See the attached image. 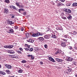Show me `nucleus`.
<instances>
[{
	"mask_svg": "<svg viewBox=\"0 0 77 77\" xmlns=\"http://www.w3.org/2000/svg\"><path fill=\"white\" fill-rule=\"evenodd\" d=\"M2 72H3V71H0V74H2Z\"/></svg>",
	"mask_w": 77,
	"mask_h": 77,
	"instance_id": "e2e57ef3",
	"label": "nucleus"
},
{
	"mask_svg": "<svg viewBox=\"0 0 77 77\" xmlns=\"http://www.w3.org/2000/svg\"><path fill=\"white\" fill-rule=\"evenodd\" d=\"M26 12L23 13L24 15H26Z\"/></svg>",
	"mask_w": 77,
	"mask_h": 77,
	"instance_id": "4d7b16f0",
	"label": "nucleus"
},
{
	"mask_svg": "<svg viewBox=\"0 0 77 77\" xmlns=\"http://www.w3.org/2000/svg\"><path fill=\"white\" fill-rule=\"evenodd\" d=\"M67 12L68 13H71V10H70V9H69L68 11H67Z\"/></svg>",
	"mask_w": 77,
	"mask_h": 77,
	"instance_id": "37998d69",
	"label": "nucleus"
},
{
	"mask_svg": "<svg viewBox=\"0 0 77 77\" xmlns=\"http://www.w3.org/2000/svg\"><path fill=\"white\" fill-rule=\"evenodd\" d=\"M66 60H67V61H71L72 60H73V59L72 58L69 57V58H66Z\"/></svg>",
	"mask_w": 77,
	"mask_h": 77,
	"instance_id": "6e6552de",
	"label": "nucleus"
},
{
	"mask_svg": "<svg viewBox=\"0 0 77 77\" xmlns=\"http://www.w3.org/2000/svg\"><path fill=\"white\" fill-rule=\"evenodd\" d=\"M33 50V48H31L29 49V51H32Z\"/></svg>",
	"mask_w": 77,
	"mask_h": 77,
	"instance_id": "c756f323",
	"label": "nucleus"
},
{
	"mask_svg": "<svg viewBox=\"0 0 77 77\" xmlns=\"http://www.w3.org/2000/svg\"><path fill=\"white\" fill-rule=\"evenodd\" d=\"M9 77H15L14 76H10Z\"/></svg>",
	"mask_w": 77,
	"mask_h": 77,
	"instance_id": "774afa93",
	"label": "nucleus"
},
{
	"mask_svg": "<svg viewBox=\"0 0 77 77\" xmlns=\"http://www.w3.org/2000/svg\"><path fill=\"white\" fill-rule=\"evenodd\" d=\"M68 20H71V18H72V16L71 15H69L67 17Z\"/></svg>",
	"mask_w": 77,
	"mask_h": 77,
	"instance_id": "393cba45",
	"label": "nucleus"
},
{
	"mask_svg": "<svg viewBox=\"0 0 77 77\" xmlns=\"http://www.w3.org/2000/svg\"><path fill=\"white\" fill-rule=\"evenodd\" d=\"M76 45H77V44H75V46H74V48L75 50H77V46H76Z\"/></svg>",
	"mask_w": 77,
	"mask_h": 77,
	"instance_id": "c9c22d12",
	"label": "nucleus"
},
{
	"mask_svg": "<svg viewBox=\"0 0 77 77\" xmlns=\"http://www.w3.org/2000/svg\"><path fill=\"white\" fill-rule=\"evenodd\" d=\"M4 14H8L9 10H8V9L6 8H5L4 11Z\"/></svg>",
	"mask_w": 77,
	"mask_h": 77,
	"instance_id": "7ed1b4c3",
	"label": "nucleus"
},
{
	"mask_svg": "<svg viewBox=\"0 0 77 77\" xmlns=\"http://www.w3.org/2000/svg\"><path fill=\"white\" fill-rule=\"evenodd\" d=\"M10 9H14L16 10V11H17L18 10V8H16V7H15V6H14V5H13L10 6Z\"/></svg>",
	"mask_w": 77,
	"mask_h": 77,
	"instance_id": "423d86ee",
	"label": "nucleus"
},
{
	"mask_svg": "<svg viewBox=\"0 0 77 77\" xmlns=\"http://www.w3.org/2000/svg\"><path fill=\"white\" fill-rule=\"evenodd\" d=\"M45 38L46 39H48V35H45L44 36Z\"/></svg>",
	"mask_w": 77,
	"mask_h": 77,
	"instance_id": "7c9ffc66",
	"label": "nucleus"
},
{
	"mask_svg": "<svg viewBox=\"0 0 77 77\" xmlns=\"http://www.w3.org/2000/svg\"><path fill=\"white\" fill-rule=\"evenodd\" d=\"M27 41L29 42H31L32 43H33V42H34V40L32 39H29V40H27Z\"/></svg>",
	"mask_w": 77,
	"mask_h": 77,
	"instance_id": "2eb2a0df",
	"label": "nucleus"
},
{
	"mask_svg": "<svg viewBox=\"0 0 77 77\" xmlns=\"http://www.w3.org/2000/svg\"><path fill=\"white\" fill-rule=\"evenodd\" d=\"M25 35H26V38H29L30 36V34L29 33H25Z\"/></svg>",
	"mask_w": 77,
	"mask_h": 77,
	"instance_id": "ddd939ff",
	"label": "nucleus"
},
{
	"mask_svg": "<svg viewBox=\"0 0 77 77\" xmlns=\"http://www.w3.org/2000/svg\"><path fill=\"white\" fill-rule=\"evenodd\" d=\"M20 29L21 31H23L24 30V28L23 27H22L20 28Z\"/></svg>",
	"mask_w": 77,
	"mask_h": 77,
	"instance_id": "72a5a7b5",
	"label": "nucleus"
},
{
	"mask_svg": "<svg viewBox=\"0 0 77 77\" xmlns=\"http://www.w3.org/2000/svg\"><path fill=\"white\" fill-rule=\"evenodd\" d=\"M32 56V55H28V57H31Z\"/></svg>",
	"mask_w": 77,
	"mask_h": 77,
	"instance_id": "13d9d810",
	"label": "nucleus"
},
{
	"mask_svg": "<svg viewBox=\"0 0 77 77\" xmlns=\"http://www.w3.org/2000/svg\"><path fill=\"white\" fill-rule=\"evenodd\" d=\"M19 50L20 51H23V48H19Z\"/></svg>",
	"mask_w": 77,
	"mask_h": 77,
	"instance_id": "58836bf2",
	"label": "nucleus"
},
{
	"mask_svg": "<svg viewBox=\"0 0 77 77\" xmlns=\"http://www.w3.org/2000/svg\"><path fill=\"white\" fill-rule=\"evenodd\" d=\"M35 49V51H39V49L38 48H36Z\"/></svg>",
	"mask_w": 77,
	"mask_h": 77,
	"instance_id": "c03bdc74",
	"label": "nucleus"
},
{
	"mask_svg": "<svg viewBox=\"0 0 77 77\" xmlns=\"http://www.w3.org/2000/svg\"><path fill=\"white\" fill-rule=\"evenodd\" d=\"M62 18L64 20H66V18L65 17H62Z\"/></svg>",
	"mask_w": 77,
	"mask_h": 77,
	"instance_id": "79ce46f5",
	"label": "nucleus"
},
{
	"mask_svg": "<svg viewBox=\"0 0 77 77\" xmlns=\"http://www.w3.org/2000/svg\"><path fill=\"white\" fill-rule=\"evenodd\" d=\"M75 77H77V73H75Z\"/></svg>",
	"mask_w": 77,
	"mask_h": 77,
	"instance_id": "bf43d9fd",
	"label": "nucleus"
},
{
	"mask_svg": "<svg viewBox=\"0 0 77 77\" xmlns=\"http://www.w3.org/2000/svg\"><path fill=\"white\" fill-rule=\"evenodd\" d=\"M16 51L17 53H18V54H22V52H21V51L16 50Z\"/></svg>",
	"mask_w": 77,
	"mask_h": 77,
	"instance_id": "4be33fe9",
	"label": "nucleus"
},
{
	"mask_svg": "<svg viewBox=\"0 0 77 77\" xmlns=\"http://www.w3.org/2000/svg\"><path fill=\"white\" fill-rule=\"evenodd\" d=\"M6 72L7 74H11V72H10L9 70L7 69L6 70Z\"/></svg>",
	"mask_w": 77,
	"mask_h": 77,
	"instance_id": "b1692460",
	"label": "nucleus"
},
{
	"mask_svg": "<svg viewBox=\"0 0 77 77\" xmlns=\"http://www.w3.org/2000/svg\"><path fill=\"white\" fill-rule=\"evenodd\" d=\"M25 50L26 51H29V49H28V48H25Z\"/></svg>",
	"mask_w": 77,
	"mask_h": 77,
	"instance_id": "8fccbe9b",
	"label": "nucleus"
},
{
	"mask_svg": "<svg viewBox=\"0 0 77 77\" xmlns=\"http://www.w3.org/2000/svg\"><path fill=\"white\" fill-rule=\"evenodd\" d=\"M55 60H56L58 62H60V63H62V62L63 60L62 59H60L59 58H55Z\"/></svg>",
	"mask_w": 77,
	"mask_h": 77,
	"instance_id": "9d476101",
	"label": "nucleus"
},
{
	"mask_svg": "<svg viewBox=\"0 0 77 77\" xmlns=\"http://www.w3.org/2000/svg\"><path fill=\"white\" fill-rule=\"evenodd\" d=\"M8 52L9 53H10L11 54H14V53H15L14 51L13 50H8Z\"/></svg>",
	"mask_w": 77,
	"mask_h": 77,
	"instance_id": "f8f14e48",
	"label": "nucleus"
},
{
	"mask_svg": "<svg viewBox=\"0 0 77 77\" xmlns=\"http://www.w3.org/2000/svg\"><path fill=\"white\" fill-rule=\"evenodd\" d=\"M15 58L16 59H17V58H18V57H15Z\"/></svg>",
	"mask_w": 77,
	"mask_h": 77,
	"instance_id": "338daca9",
	"label": "nucleus"
},
{
	"mask_svg": "<svg viewBox=\"0 0 77 77\" xmlns=\"http://www.w3.org/2000/svg\"><path fill=\"white\" fill-rule=\"evenodd\" d=\"M7 32L8 33H14V30L13 29H10L9 31H7Z\"/></svg>",
	"mask_w": 77,
	"mask_h": 77,
	"instance_id": "dca6fc26",
	"label": "nucleus"
},
{
	"mask_svg": "<svg viewBox=\"0 0 77 77\" xmlns=\"http://www.w3.org/2000/svg\"><path fill=\"white\" fill-rule=\"evenodd\" d=\"M26 62L27 61L25 60H23L21 62L22 63H26Z\"/></svg>",
	"mask_w": 77,
	"mask_h": 77,
	"instance_id": "e433bc0d",
	"label": "nucleus"
},
{
	"mask_svg": "<svg viewBox=\"0 0 77 77\" xmlns=\"http://www.w3.org/2000/svg\"><path fill=\"white\" fill-rule=\"evenodd\" d=\"M5 66H6V67L8 68V69H11V65H9L8 64H5Z\"/></svg>",
	"mask_w": 77,
	"mask_h": 77,
	"instance_id": "1a4fd4ad",
	"label": "nucleus"
},
{
	"mask_svg": "<svg viewBox=\"0 0 77 77\" xmlns=\"http://www.w3.org/2000/svg\"><path fill=\"white\" fill-rule=\"evenodd\" d=\"M38 33H39V36H42V35H43V34L42 33H41L40 32H38Z\"/></svg>",
	"mask_w": 77,
	"mask_h": 77,
	"instance_id": "3c124183",
	"label": "nucleus"
},
{
	"mask_svg": "<svg viewBox=\"0 0 77 77\" xmlns=\"http://www.w3.org/2000/svg\"><path fill=\"white\" fill-rule=\"evenodd\" d=\"M19 8H23V5H20V6H19Z\"/></svg>",
	"mask_w": 77,
	"mask_h": 77,
	"instance_id": "a18cd8bd",
	"label": "nucleus"
},
{
	"mask_svg": "<svg viewBox=\"0 0 77 77\" xmlns=\"http://www.w3.org/2000/svg\"><path fill=\"white\" fill-rule=\"evenodd\" d=\"M11 18H15V17H14V16H12L11 17Z\"/></svg>",
	"mask_w": 77,
	"mask_h": 77,
	"instance_id": "680f3d73",
	"label": "nucleus"
},
{
	"mask_svg": "<svg viewBox=\"0 0 77 77\" xmlns=\"http://www.w3.org/2000/svg\"><path fill=\"white\" fill-rule=\"evenodd\" d=\"M40 34L38 33V32H37L36 33H34L32 34V36L33 37H37L39 36Z\"/></svg>",
	"mask_w": 77,
	"mask_h": 77,
	"instance_id": "39448f33",
	"label": "nucleus"
},
{
	"mask_svg": "<svg viewBox=\"0 0 77 77\" xmlns=\"http://www.w3.org/2000/svg\"><path fill=\"white\" fill-rule=\"evenodd\" d=\"M56 3H57V6H61L62 5V4L58 0L56 1Z\"/></svg>",
	"mask_w": 77,
	"mask_h": 77,
	"instance_id": "20e7f679",
	"label": "nucleus"
},
{
	"mask_svg": "<svg viewBox=\"0 0 77 77\" xmlns=\"http://www.w3.org/2000/svg\"><path fill=\"white\" fill-rule=\"evenodd\" d=\"M68 48L70 50H72V48L71 46H69Z\"/></svg>",
	"mask_w": 77,
	"mask_h": 77,
	"instance_id": "a19ab883",
	"label": "nucleus"
},
{
	"mask_svg": "<svg viewBox=\"0 0 77 77\" xmlns=\"http://www.w3.org/2000/svg\"><path fill=\"white\" fill-rule=\"evenodd\" d=\"M68 42L65 43L64 42H61V45H62V47H65V46H67V45H66L67 44V45H68Z\"/></svg>",
	"mask_w": 77,
	"mask_h": 77,
	"instance_id": "f03ea898",
	"label": "nucleus"
},
{
	"mask_svg": "<svg viewBox=\"0 0 77 77\" xmlns=\"http://www.w3.org/2000/svg\"><path fill=\"white\" fill-rule=\"evenodd\" d=\"M16 4L17 6H18V7H19V6H20V3H19V2H17L16 3Z\"/></svg>",
	"mask_w": 77,
	"mask_h": 77,
	"instance_id": "2f4dec72",
	"label": "nucleus"
},
{
	"mask_svg": "<svg viewBox=\"0 0 77 77\" xmlns=\"http://www.w3.org/2000/svg\"><path fill=\"white\" fill-rule=\"evenodd\" d=\"M40 63V65H43V62H41Z\"/></svg>",
	"mask_w": 77,
	"mask_h": 77,
	"instance_id": "6e6d98bb",
	"label": "nucleus"
},
{
	"mask_svg": "<svg viewBox=\"0 0 77 77\" xmlns=\"http://www.w3.org/2000/svg\"><path fill=\"white\" fill-rule=\"evenodd\" d=\"M25 47H26L27 48H30V46L28 44H25Z\"/></svg>",
	"mask_w": 77,
	"mask_h": 77,
	"instance_id": "412c9836",
	"label": "nucleus"
},
{
	"mask_svg": "<svg viewBox=\"0 0 77 77\" xmlns=\"http://www.w3.org/2000/svg\"><path fill=\"white\" fill-rule=\"evenodd\" d=\"M75 62H74L73 63L74 64V65H76V63H75Z\"/></svg>",
	"mask_w": 77,
	"mask_h": 77,
	"instance_id": "69168bd1",
	"label": "nucleus"
},
{
	"mask_svg": "<svg viewBox=\"0 0 77 77\" xmlns=\"http://www.w3.org/2000/svg\"><path fill=\"white\" fill-rule=\"evenodd\" d=\"M31 60H33L35 58H34V56H32V55L31 56Z\"/></svg>",
	"mask_w": 77,
	"mask_h": 77,
	"instance_id": "4c0bfd02",
	"label": "nucleus"
},
{
	"mask_svg": "<svg viewBox=\"0 0 77 77\" xmlns=\"http://www.w3.org/2000/svg\"><path fill=\"white\" fill-rule=\"evenodd\" d=\"M67 69H66V73L67 74H71V72H72V69H71V68L68 67H67Z\"/></svg>",
	"mask_w": 77,
	"mask_h": 77,
	"instance_id": "f257e3e1",
	"label": "nucleus"
},
{
	"mask_svg": "<svg viewBox=\"0 0 77 77\" xmlns=\"http://www.w3.org/2000/svg\"><path fill=\"white\" fill-rule=\"evenodd\" d=\"M52 35V33H51V35L49 34L48 35V37H51V36Z\"/></svg>",
	"mask_w": 77,
	"mask_h": 77,
	"instance_id": "5fc2aeb1",
	"label": "nucleus"
},
{
	"mask_svg": "<svg viewBox=\"0 0 77 77\" xmlns=\"http://www.w3.org/2000/svg\"><path fill=\"white\" fill-rule=\"evenodd\" d=\"M2 75H6V73L5 72H2Z\"/></svg>",
	"mask_w": 77,
	"mask_h": 77,
	"instance_id": "de8ad7c7",
	"label": "nucleus"
},
{
	"mask_svg": "<svg viewBox=\"0 0 77 77\" xmlns=\"http://www.w3.org/2000/svg\"><path fill=\"white\" fill-rule=\"evenodd\" d=\"M72 6H77V3H74L72 4Z\"/></svg>",
	"mask_w": 77,
	"mask_h": 77,
	"instance_id": "c85d7f7f",
	"label": "nucleus"
},
{
	"mask_svg": "<svg viewBox=\"0 0 77 77\" xmlns=\"http://www.w3.org/2000/svg\"><path fill=\"white\" fill-rule=\"evenodd\" d=\"M7 22V23H8V24H10V25L13 24L14 23V22H12V21H10L9 20H8Z\"/></svg>",
	"mask_w": 77,
	"mask_h": 77,
	"instance_id": "9b49d317",
	"label": "nucleus"
},
{
	"mask_svg": "<svg viewBox=\"0 0 77 77\" xmlns=\"http://www.w3.org/2000/svg\"><path fill=\"white\" fill-rule=\"evenodd\" d=\"M4 48H9V45H5L4 46Z\"/></svg>",
	"mask_w": 77,
	"mask_h": 77,
	"instance_id": "ea45409f",
	"label": "nucleus"
},
{
	"mask_svg": "<svg viewBox=\"0 0 77 77\" xmlns=\"http://www.w3.org/2000/svg\"><path fill=\"white\" fill-rule=\"evenodd\" d=\"M64 37L66 39H71V37H69V36L68 35H64Z\"/></svg>",
	"mask_w": 77,
	"mask_h": 77,
	"instance_id": "4468645a",
	"label": "nucleus"
},
{
	"mask_svg": "<svg viewBox=\"0 0 77 77\" xmlns=\"http://www.w3.org/2000/svg\"><path fill=\"white\" fill-rule=\"evenodd\" d=\"M14 29H18V27L17 26H16L14 27Z\"/></svg>",
	"mask_w": 77,
	"mask_h": 77,
	"instance_id": "49530a36",
	"label": "nucleus"
},
{
	"mask_svg": "<svg viewBox=\"0 0 77 77\" xmlns=\"http://www.w3.org/2000/svg\"><path fill=\"white\" fill-rule=\"evenodd\" d=\"M5 2L6 3H7V4H9L10 3V1H9V0H5Z\"/></svg>",
	"mask_w": 77,
	"mask_h": 77,
	"instance_id": "5701e85b",
	"label": "nucleus"
},
{
	"mask_svg": "<svg viewBox=\"0 0 77 77\" xmlns=\"http://www.w3.org/2000/svg\"><path fill=\"white\" fill-rule=\"evenodd\" d=\"M18 72L20 73H21V72H23V70L20 69L18 70Z\"/></svg>",
	"mask_w": 77,
	"mask_h": 77,
	"instance_id": "473e14b6",
	"label": "nucleus"
},
{
	"mask_svg": "<svg viewBox=\"0 0 77 77\" xmlns=\"http://www.w3.org/2000/svg\"><path fill=\"white\" fill-rule=\"evenodd\" d=\"M48 46L47 45H45V48H47Z\"/></svg>",
	"mask_w": 77,
	"mask_h": 77,
	"instance_id": "603ef678",
	"label": "nucleus"
},
{
	"mask_svg": "<svg viewBox=\"0 0 77 77\" xmlns=\"http://www.w3.org/2000/svg\"><path fill=\"white\" fill-rule=\"evenodd\" d=\"M51 35V38H56V35H54V34H52V35Z\"/></svg>",
	"mask_w": 77,
	"mask_h": 77,
	"instance_id": "aec40b11",
	"label": "nucleus"
},
{
	"mask_svg": "<svg viewBox=\"0 0 77 77\" xmlns=\"http://www.w3.org/2000/svg\"><path fill=\"white\" fill-rule=\"evenodd\" d=\"M71 5V4H66V6H69Z\"/></svg>",
	"mask_w": 77,
	"mask_h": 77,
	"instance_id": "09e8293b",
	"label": "nucleus"
},
{
	"mask_svg": "<svg viewBox=\"0 0 77 77\" xmlns=\"http://www.w3.org/2000/svg\"><path fill=\"white\" fill-rule=\"evenodd\" d=\"M18 11H19V12L20 13L21 12V11H24V9H19L18 10Z\"/></svg>",
	"mask_w": 77,
	"mask_h": 77,
	"instance_id": "cd10ccee",
	"label": "nucleus"
},
{
	"mask_svg": "<svg viewBox=\"0 0 77 77\" xmlns=\"http://www.w3.org/2000/svg\"><path fill=\"white\" fill-rule=\"evenodd\" d=\"M48 58L49 60L50 61H52V62H55V60L51 57H49Z\"/></svg>",
	"mask_w": 77,
	"mask_h": 77,
	"instance_id": "0eeeda50",
	"label": "nucleus"
},
{
	"mask_svg": "<svg viewBox=\"0 0 77 77\" xmlns=\"http://www.w3.org/2000/svg\"><path fill=\"white\" fill-rule=\"evenodd\" d=\"M56 29L57 30H62V28L61 26H58L56 28Z\"/></svg>",
	"mask_w": 77,
	"mask_h": 77,
	"instance_id": "a211bd4d",
	"label": "nucleus"
},
{
	"mask_svg": "<svg viewBox=\"0 0 77 77\" xmlns=\"http://www.w3.org/2000/svg\"><path fill=\"white\" fill-rule=\"evenodd\" d=\"M73 34H72V35H75L76 34H77V32L75 31H74L73 32Z\"/></svg>",
	"mask_w": 77,
	"mask_h": 77,
	"instance_id": "f704fd0d",
	"label": "nucleus"
},
{
	"mask_svg": "<svg viewBox=\"0 0 77 77\" xmlns=\"http://www.w3.org/2000/svg\"><path fill=\"white\" fill-rule=\"evenodd\" d=\"M60 2H65V0H59Z\"/></svg>",
	"mask_w": 77,
	"mask_h": 77,
	"instance_id": "864d4df0",
	"label": "nucleus"
},
{
	"mask_svg": "<svg viewBox=\"0 0 77 77\" xmlns=\"http://www.w3.org/2000/svg\"><path fill=\"white\" fill-rule=\"evenodd\" d=\"M38 39L40 41H43L44 40V38H43L42 37H40L38 38Z\"/></svg>",
	"mask_w": 77,
	"mask_h": 77,
	"instance_id": "f3484780",
	"label": "nucleus"
},
{
	"mask_svg": "<svg viewBox=\"0 0 77 77\" xmlns=\"http://www.w3.org/2000/svg\"><path fill=\"white\" fill-rule=\"evenodd\" d=\"M8 47L9 48H12L14 47V45H8Z\"/></svg>",
	"mask_w": 77,
	"mask_h": 77,
	"instance_id": "a878e982",
	"label": "nucleus"
},
{
	"mask_svg": "<svg viewBox=\"0 0 77 77\" xmlns=\"http://www.w3.org/2000/svg\"><path fill=\"white\" fill-rule=\"evenodd\" d=\"M9 56H11V57H12V56H13L12 55H10V54L9 55Z\"/></svg>",
	"mask_w": 77,
	"mask_h": 77,
	"instance_id": "0e129e2a",
	"label": "nucleus"
},
{
	"mask_svg": "<svg viewBox=\"0 0 77 77\" xmlns=\"http://www.w3.org/2000/svg\"><path fill=\"white\" fill-rule=\"evenodd\" d=\"M63 41H65V42H66V40L65 39H63Z\"/></svg>",
	"mask_w": 77,
	"mask_h": 77,
	"instance_id": "052dcab7",
	"label": "nucleus"
},
{
	"mask_svg": "<svg viewBox=\"0 0 77 77\" xmlns=\"http://www.w3.org/2000/svg\"><path fill=\"white\" fill-rule=\"evenodd\" d=\"M61 53V51L60 50H58L55 53V54H60Z\"/></svg>",
	"mask_w": 77,
	"mask_h": 77,
	"instance_id": "6ab92c4d",
	"label": "nucleus"
},
{
	"mask_svg": "<svg viewBox=\"0 0 77 77\" xmlns=\"http://www.w3.org/2000/svg\"><path fill=\"white\" fill-rule=\"evenodd\" d=\"M69 10V9L67 8L64 9V11L65 12H68Z\"/></svg>",
	"mask_w": 77,
	"mask_h": 77,
	"instance_id": "bb28decb",
	"label": "nucleus"
}]
</instances>
